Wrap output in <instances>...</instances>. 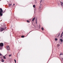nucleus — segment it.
Returning <instances> with one entry per match:
<instances>
[{
  "instance_id": "nucleus-6",
  "label": "nucleus",
  "mask_w": 63,
  "mask_h": 63,
  "mask_svg": "<svg viewBox=\"0 0 63 63\" xmlns=\"http://www.w3.org/2000/svg\"><path fill=\"white\" fill-rule=\"evenodd\" d=\"M35 17H34L32 19V21H34V20H35Z\"/></svg>"
},
{
  "instance_id": "nucleus-2",
  "label": "nucleus",
  "mask_w": 63,
  "mask_h": 63,
  "mask_svg": "<svg viewBox=\"0 0 63 63\" xmlns=\"http://www.w3.org/2000/svg\"><path fill=\"white\" fill-rule=\"evenodd\" d=\"M3 13V10L2 8H0V16H2L3 14L2 13Z\"/></svg>"
},
{
  "instance_id": "nucleus-23",
  "label": "nucleus",
  "mask_w": 63,
  "mask_h": 63,
  "mask_svg": "<svg viewBox=\"0 0 63 63\" xmlns=\"http://www.w3.org/2000/svg\"><path fill=\"white\" fill-rule=\"evenodd\" d=\"M2 55L0 53V56H2Z\"/></svg>"
},
{
  "instance_id": "nucleus-3",
  "label": "nucleus",
  "mask_w": 63,
  "mask_h": 63,
  "mask_svg": "<svg viewBox=\"0 0 63 63\" xmlns=\"http://www.w3.org/2000/svg\"><path fill=\"white\" fill-rule=\"evenodd\" d=\"M7 49V50H10V47L9 46H7L6 47Z\"/></svg>"
},
{
  "instance_id": "nucleus-18",
  "label": "nucleus",
  "mask_w": 63,
  "mask_h": 63,
  "mask_svg": "<svg viewBox=\"0 0 63 63\" xmlns=\"http://www.w3.org/2000/svg\"><path fill=\"white\" fill-rule=\"evenodd\" d=\"M12 56V54H10L9 55V57H11Z\"/></svg>"
},
{
  "instance_id": "nucleus-20",
  "label": "nucleus",
  "mask_w": 63,
  "mask_h": 63,
  "mask_svg": "<svg viewBox=\"0 0 63 63\" xmlns=\"http://www.w3.org/2000/svg\"><path fill=\"white\" fill-rule=\"evenodd\" d=\"M63 36V35H62V34H61V37H62Z\"/></svg>"
},
{
  "instance_id": "nucleus-17",
  "label": "nucleus",
  "mask_w": 63,
  "mask_h": 63,
  "mask_svg": "<svg viewBox=\"0 0 63 63\" xmlns=\"http://www.w3.org/2000/svg\"><path fill=\"white\" fill-rule=\"evenodd\" d=\"M21 38H24V36H21Z\"/></svg>"
},
{
  "instance_id": "nucleus-11",
  "label": "nucleus",
  "mask_w": 63,
  "mask_h": 63,
  "mask_svg": "<svg viewBox=\"0 0 63 63\" xmlns=\"http://www.w3.org/2000/svg\"><path fill=\"white\" fill-rule=\"evenodd\" d=\"M60 47V45L58 44L57 45V47Z\"/></svg>"
},
{
  "instance_id": "nucleus-34",
  "label": "nucleus",
  "mask_w": 63,
  "mask_h": 63,
  "mask_svg": "<svg viewBox=\"0 0 63 63\" xmlns=\"http://www.w3.org/2000/svg\"><path fill=\"white\" fill-rule=\"evenodd\" d=\"M3 13H4V12H3Z\"/></svg>"
},
{
  "instance_id": "nucleus-30",
  "label": "nucleus",
  "mask_w": 63,
  "mask_h": 63,
  "mask_svg": "<svg viewBox=\"0 0 63 63\" xmlns=\"http://www.w3.org/2000/svg\"><path fill=\"white\" fill-rule=\"evenodd\" d=\"M35 21H37V19L35 20Z\"/></svg>"
},
{
  "instance_id": "nucleus-33",
  "label": "nucleus",
  "mask_w": 63,
  "mask_h": 63,
  "mask_svg": "<svg viewBox=\"0 0 63 63\" xmlns=\"http://www.w3.org/2000/svg\"><path fill=\"white\" fill-rule=\"evenodd\" d=\"M6 28H5V29H6Z\"/></svg>"
},
{
  "instance_id": "nucleus-27",
  "label": "nucleus",
  "mask_w": 63,
  "mask_h": 63,
  "mask_svg": "<svg viewBox=\"0 0 63 63\" xmlns=\"http://www.w3.org/2000/svg\"><path fill=\"white\" fill-rule=\"evenodd\" d=\"M15 4H13V5H14V6H15Z\"/></svg>"
},
{
  "instance_id": "nucleus-24",
  "label": "nucleus",
  "mask_w": 63,
  "mask_h": 63,
  "mask_svg": "<svg viewBox=\"0 0 63 63\" xmlns=\"http://www.w3.org/2000/svg\"><path fill=\"white\" fill-rule=\"evenodd\" d=\"M37 21H35V23L36 24H37Z\"/></svg>"
},
{
  "instance_id": "nucleus-19",
  "label": "nucleus",
  "mask_w": 63,
  "mask_h": 63,
  "mask_svg": "<svg viewBox=\"0 0 63 63\" xmlns=\"http://www.w3.org/2000/svg\"><path fill=\"white\" fill-rule=\"evenodd\" d=\"M14 61L15 62V63H16V60L15 59H14Z\"/></svg>"
},
{
  "instance_id": "nucleus-21",
  "label": "nucleus",
  "mask_w": 63,
  "mask_h": 63,
  "mask_svg": "<svg viewBox=\"0 0 63 63\" xmlns=\"http://www.w3.org/2000/svg\"><path fill=\"white\" fill-rule=\"evenodd\" d=\"M60 33L58 35V37H59V36H60Z\"/></svg>"
},
{
  "instance_id": "nucleus-31",
  "label": "nucleus",
  "mask_w": 63,
  "mask_h": 63,
  "mask_svg": "<svg viewBox=\"0 0 63 63\" xmlns=\"http://www.w3.org/2000/svg\"><path fill=\"white\" fill-rule=\"evenodd\" d=\"M6 55H5V56H6Z\"/></svg>"
},
{
  "instance_id": "nucleus-15",
  "label": "nucleus",
  "mask_w": 63,
  "mask_h": 63,
  "mask_svg": "<svg viewBox=\"0 0 63 63\" xmlns=\"http://www.w3.org/2000/svg\"><path fill=\"white\" fill-rule=\"evenodd\" d=\"M27 22H28V23H30V21H29L27 20Z\"/></svg>"
},
{
  "instance_id": "nucleus-22",
  "label": "nucleus",
  "mask_w": 63,
  "mask_h": 63,
  "mask_svg": "<svg viewBox=\"0 0 63 63\" xmlns=\"http://www.w3.org/2000/svg\"><path fill=\"white\" fill-rule=\"evenodd\" d=\"M55 41H57V38H55Z\"/></svg>"
},
{
  "instance_id": "nucleus-35",
  "label": "nucleus",
  "mask_w": 63,
  "mask_h": 63,
  "mask_svg": "<svg viewBox=\"0 0 63 63\" xmlns=\"http://www.w3.org/2000/svg\"><path fill=\"white\" fill-rule=\"evenodd\" d=\"M35 0V1H36V0Z\"/></svg>"
},
{
  "instance_id": "nucleus-25",
  "label": "nucleus",
  "mask_w": 63,
  "mask_h": 63,
  "mask_svg": "<svg viewBox=\"0 0 63 63\" xmlns=\"http://www.w3.org/2000/svg\"><path fill=\"white\" fill-rule=\"evenodd\" d=\"M42 2V0H41L40 1V2Z\"/></svg>"
},
{
  "instance_id": "nucleus-16",
  "label": "nucleus",
  "mask_w": 63,
  "mask_h": 63,
  "mask_svg": "<svg viewBox=\"0 0 63 63\" xmlns=\"http://www.w3.org/2000/svg\"><path fill=\"white\" fill-rule=\"evenodd\" d=\"M33 8H35V5H33Z\"/></svg>"
},
{
  "instance_id": "nucleus-13",
  "label": "nucleus",
  "mask_w": 63,
  "mask_h": 63,
  "mask_svg": "<svg viewBox=\"0 0 63 63\" xmlns=\"http://www.w3.org/2000/svg\"><path fill=\"white\" fill-rule=\"evenodd\" d=\"M63 55V53H60V55Z\"/></svg>"
},
{
  "instance_id": "nucleus-26",
  "label": "nucleus",
  "mask_w": 63,
  "mask_h": 63,
  "mask_svg": "<svg viewBox=\"0 0 63 63\" xmlns=\"http://www.w3.org/2000/svg\"><path fill=\"white\" fill-rule=\"evenodd\" d=\"M63 58H61V60H63Z\"/></svg>"
},
{
  "instance_id": "nucleus-4",
  "label": "nucleus",
  "mask_w": 63,
  "mask_h": 63,
  "mask_svg": "<svg viewBox=\"0 0 63 63\" xmlns=\"http://www.w3.org/2000/svg\"><path fill=\"white\" fill-rule=\"evenodd\" d=\"M5 30V29L3 28H1L0 29V31L1 32H2V31H4Z\"/></svg>"
},
{
  "instance_id": "nucleus-7",
  "label": "nucleus",
  "mask_w": 63,
  "mask_h": 63,
  "mask_svg": "<svg viewBox=\"0 0 63 63\" xmlns=\"http://www.w3.org/2000/svg\"><path fill=\"white\" fill-rule=\"evenodd\" d=\"M12 4H9V7H11V6H12Z\"/></svg>"
},
{
  "instance_id": "nucleus-8",
  "label": "nucleus",
  "mask_w": 63,
  "mask_h": 63,
  "mask_svg": "<svg viewBox=\"0 0 63 63\" xmlns=\"http://www.w3.org/2000/svg\"><path fill=\"white\" fill-rule=\"evenodd\" d=\"M1 61V62H4V60L3 59H2Z\"/></svg>"
},
{
  "instance_id": "nucleus-12",
  "label": "nucleus",
  "mask_w": 63,
  "mask_h": 63,
  "mask_svg": "<svg viewBox=\"0 0 63 63\" xmlns=\"http://www.w3.org/2000/svg\"><path fill=\"white\" fill-rule=\"evenodd\" d=\"M3 57L4 59H6V57H5V56H3Z\"/></svg>"
},
{
  "instance_id": "nucleus-29",
  "label": "nucleus",
  "mask_w": 63,
  "mask_h": 63,
  "mask_svg": "<svg viewBox=\"0 0 63 63\" xmlns=\"http://www.w3.org/2000/svg\"><path fill=\"white\" fill-rule=\"evenodd\" d=\"M61 34H62H62H63V32H62V33Z\"/></svg>"
},
{
  "instance_id": "nucleus-10",
  "label": "nucleus",
  "mask_w": 63,
  "mask_h": 63,
  "mask_svg": "<svg viewBox=\"0 0 63 63\" xmlns=\"http://www.w3.org/2000/svg\"><path fill=\"white\" fill-rule=\"evenodd\" d=\"M44 28L43 27H42L41 28V30H42V31H44Z\"/></svg>"
},
{
  "instance_id": "nucleus-1",
  "label": "nucleus",
  "mask_w": 63,
  "mask_h": 63,
  "mask_svg": "<svg viewBox=\"0 0 63 63\" xmlns=\"http://www.w3.org/2000/svg\"><path fill=\"white\" fill-rule=\"evenodd\" d=\"M4 46V44L3 43H0V49L1 50L3 48V46Z\"/></svg>"
},
{
  "instance_id": "nucleus-9",
  "label": "nucleus",
  "mask_w": 63,
  "mask_h": 63,
  "mask_svg": "<svg viewBox=\"0 0 63 63\" xmlns=\"http://www.w3.org/2000/svg\"><path fill=\"white\" fill-rule=\"evenodd\" d=\"M60 41H61V43H62V42H63V40L62 39H61Z\"/></svg>"
},
{
  "instance_id": "nucleus-32",
  "label": "nucleus",
  "mask_w": 63,
  "mask_h": 63,
  "mask_svg": "<svg viewBox=\"0 0 63 63\" xmlns=\"http://www.w3.org/2000/svg\"><path fill=\"white\" fill-rule=\"evenodd\" d=\"M28 35H28H27H27Z\"/></svg>"
},
{
  "instance_id": "nucleus-5",
  "label": "nucleus",
  "mask_w": 63,
  "mask_h": 63,
  "mask_svg": "<svg viewBox=\"0 0 63 63\" xmlns=\"http://www.w3.org/2000/svg\"><path fill=\"white\" fill-rule=\"evenodd\" d=\"M61 6H63V2H61Z\"/></svg>"
},
{
  "instance_id": "nucleus-28",
  "label": "nucleus",
  "mask_w": 63,
  "mask_h": 63,
  "mask_svg": "<svg viewBox=\"0 0 63 63\" xmlns=\"http://www.w3.org/2000/svg\"><path fill=\"white\" fill-rule=\"evenodd\" d=\"M32 32V31H30V32L29 33H30V32Z\"/></svg>"
},
{
  "instance_id": "nucleus-14",
  "label": "nucleus",
  "mask_w": 63,
  "mask_h": 63,
  "mask_svg": "<svg viewBox=\"0 0 63 63\" xmlns=\"http://www.w3.org/2000/svg\"><path fill=\"white\" fill-rule=\"evenodd\" d=\"M39 10H41V6H40L39 7Z\"/></svg>"
}]
</instances>
